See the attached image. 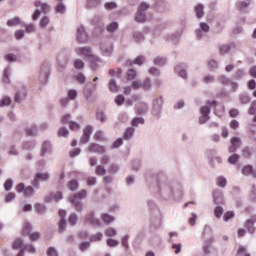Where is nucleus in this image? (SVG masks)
I'll return each instance as SVG.
<instances>
[{
	"instance_id": "obj_1",
	"label": "nucleus",
	"mask_w": 256,
	"mask_h": 256,
	"mask_svg": "<svg viewBox=\"0 0 256 256\" xmlns=\"http://www.w3.org/2000/svg\"><path fill=\"white\" fill-rule=\"evenodd\" d=\"M208 106H202V108L200 109L201 112V117H199V123H206L207 121H209L210 117V112H211V108L210 106H213L214 108H216L217 106V101L213 100V101H207Z\"/></svg>"
},
{
	"instance_id": "obj_2",
	"label": "nucleus",
	"mask_w": 256,
	"mask_h": 256,
	"mask_svg": "<svg viewBox=\"0 0 256 256\" xmlns=\"http://www.w3.org/2000/svg\"><path fill=\"white\" fill-rule=\"evenodd\" d=\"M87 194H88L87 190H81L80 192H77V194H74L70 198V202L74 205L77 211H81L83 209V205L81 201H82V198H86Z\"/></svg>"
},
{
	"instance_id": "obj_3",
	"label": "nucleus",
	"mask_w": 256,
	"mask_h": 256,
	"mask_svg": "<svg viewBox=\"0 0 256 256\" xmlns=\"http://www.w3.org/2000/svg\"><path fill=\"white\" fill-rule=\"evenodd\" d=\"M22 234L24 236H28V238L32 242L39 240V238H41L40 232H32V225L30 223H24V226L22 228Z\"/></svg>"
},
{
	"instance_id": "obj_4",
	"label": "nucleus",
	"mask_w": 256,
	"mask_h": 256,
	"mask_svg": "<svg viewBox=\"0 0 256 256\" xmlns=\"http://www.w3.org/2000/svg\"><path fill=\"white\" fill-rule=\"evenodd\" d=\"M147 9H149V4H146V2H142V4H140L139 9L136 13V17H135L136 22H145L146 20L145 11Z\"/></svg>"
},
{
	"instance_id": "obj_5",
	"label": "nucleus",
	"mask_w": 256,
	"mask_h": 256,
	"mask_svg": "<svg viewBox=\"0 0 256 256\" xmlns=\"http://www.w3.org/2000/svg\"><path fill=\"white\" fill-rule=\"evenodd\" d=\"M16 190L17 192H23L25 196H33L35 192L34 187H32L31 185L25 187V183H18V185H16Z\"/></svg>"
},
{
	"instance_id": "obj_6",
	"label": "nucleus",
	"mask_w": 256,
	"mask_h": 256,
	"mask_svg": "<svg viewBox=\"0 0 256 256\" xmlns=\"http://www.w3.org/2000/svg\"><path fill=\"white\" fill-rule=\"evenodd\" d=\"M88 34L85 31V26H78L77 28V41L80 44H85L86 42H88Z\"/></svg>"
},
{
	"instance_id": "obj_7",
	"label": "nucleus",
	"mask_w": 256,
	"mask_h": 256,
	"mask_svg": "<svg viewBox=\"0 0 256 256\" xmlns=\"http://www.w3.org/2000/svg\"><path fill=\"white\" fill-rule=\"evenodd\" d=\"M132 88L134 90H138L139 88H143L144 90H150L151 88V79L146 78L143 82H132Z\"/></svg>"
},
{
	"instance_id": "obj_8",
	"label": "nucleus",
	"mask_w": 256,
	"mask_h": 256,
	"mask_svg": "<svg viewBox=\"0 0 256 256\" xmlns=\"http://www.w3.org/2000/svg\"><path fill=\"white\" fill-rule=\"evenodd\" d=\"M48 178H50L48 172H38L33 181L34 187H38L40 181H48Z\"/></svg>"
},
{
	"instance_id": "obj_9",
	"label": "nucleus",
	"mask_w": 256,
	"mask_h": 256,
	"mask_svg": "<svg viewBox=\"0 0 256 256\" xmlns=\"http://www.w3.org/2000/svg\"><path fill=\"white\" fill-rule=\"evenodd\" d=\"M92 132H93L92 126H86L83 130V134L80 139V143H88V141H90Z\"/></svg>"
},
{
	"instance_id": "obj_10",
	"label": "nucleus",
	"mask_w": 256,
	"mask_h": 256,
	"mask_svg": "<svg viewBox=\"0 0 256 256\" xmlns=\"http://www.w3.org/2000/svg\"><path fill=\"white\" fill-rule=\"evenodd\" d=\"M76 53L82 57H92V51L89 46H81L76 48Z\"/></svg>"
},
{
	"instance_id": "obj_11",
	"label": "nucleus",
	"mask_w": 256,
	"mask_h": 256,
	"mask_svg": "<svg viewBox=\"0 0 256 256\" xmlns=\"http://www.w3.org/2000/svg\"><path fill=\"white\" fill-rule=\"evenodd\" d=\"M13 249H20L18 256H24V247H23V239L15 238L14 242H12Z\"/></svg>"
},
{
	"instance_id": "obj_12",
	"label": "nucleus",
	"mask_w": 256,
	"mask_h": 256,
	"mask_svg": "<svg viewBox=\"0 0 256 256\" xmlns=\"http://www.w3.org/2000/svg\"><path fill=\"white\" fill-rule=\"evenodd\" d=\"M66 209H60L59 211V216H60V220H59V231H64L67 222H66Z\"/></svg>"
},
{
	"instance_id": "obj_13",
	"label": "nucleus",
	"mask_w": 256,
	"mask_h": 256,
	"mask_svg": "<svg viewBox=\"0 0 256 256\" xmlns=\"http://www.w3.org/2000/svg\"><path fill=\"white\" fill-rule=\"evenodd\" d=\"M241 145V139L239 137H232L231 139V145L228 148L229 152H236L238 148H240Z\"/></svg>"
},
{
	"instance_id": "obj_14",
	"label": "nucleus",
	"mask_w": 256,
	"mask_h": 256,
	"mask_svg": "<svg viewBox=\"0 0 256 256\" xmlns=\"http://www.w3.org/2000/svg\"><path fill=\"white\" fill-rule=\"evenodd\" d=\"M89 152H98L100 154H103L105 152L104 146H99L98 143H91L88 147Z\"/></svg>"
},
{
	"instance_id": "obj_15",
	"label": "nucleus",
	"mask_w": 256,
	"mask_h": 256,
	"mask_svg": "<svg viewBox=\"0 0 256 256\" xmlns=\"http://www.w3.org/2000/svg\"><path fill=\"white\" fill-rule=\"evenodd\" d=\"M242 174L245 176H249V174H252V176L256 177V170H253V165H244V168L242 169Z\"/></svg>"
},
{
	"instance_id": "obj_16",
	"label": "nucleus",
	"mask_w": 256,
	"mask_h": 256,
	"mask_svg": "<svg viewBox=\"0 0 256 256\" xmlns=\"http://www.w3.org/2000/svg\"><path fill=\"white\" fill-rule=\"evenodd\" d=\"M101 50L105 55H111L112 51H113V46L112 44H108L106 42H103L101 44Z\"/></svg>"
},
{
	"instance_id": "obj_17",
	"label": "nucleus",
	"mask_w": 256,
	"mask_h": 256,
	"mask_svg": "<svg viewBox=\"0 0 256 256\" xmlns=\"http://www.w3.org/2000/svg\"><path fill=\"white\" fill-rule=\"evenodd\" d=\"M255 220L253 218H250L246 221L245 227L248 229L250 234L255 233V226H254Z\"/></svg>"
},
{
	"instance_id": "obj_18",
	"label": "nucleus",
	"mask_w": 256,
	"mask_h": 256,
	"mask_svg": "<svg viewBox=\"0 0 256 256\" xmlns=\"http://www.w3.org/2000/svg\"><path fill=\"white\" fill-rule=\"evenodd\" d=\"M137 75H138L137 70H135L134 68H129V70H127V73H126V78L128 80L134 79V81H138V79H136Z\"/></svg>"
},
{
	"instance_id": "obj_19",
	"label": "nucleus",
	"mask_w": 256,
	"mask_h": 256,
	"mask_svg": "<svg viewBox=\"0 0 256 256\" xmlns=\"http://www.w3.org/2000/svg\"><path fill=\"white\" fill-rule=\"evenodd\" d=\"M34 4L35 6H41L43 13H47L50 10L49 4H47L46 2L43 3L41 2V0H36Z\"/></svg>"
},
{
	"instance_id": "obj_20",
	"label": "nucleus",
	"mask_w": 256,
	"mask_h": 256,
	"mask_svg": "<svg viewBox=\"0 0 256 256\" xmlns=\"http://www.w3.org/2000/svg\"><path fill=\"white\" fill-rule=\"evenodd\" d=\"M101 218L103 220V223H106V225L113 223V221L115 220V216H111V214H102Z\"/></svg>"
},
{
	"instance_id": "obj_21",
	"label": "nucleus",
	"mask_w": 256,
	"mask_h": 256,
	"mask_svg": "<svg viewBox=\"0 0 256 256\" xmlns=\"http://www.w3.org/2000/svg\"><path fill=\"white\" fill-rule=\"evenodd\" d=\"M221 84H230L232 87V90H236L238 88V84L234 82H230V79L228 77H220Z\"/></svg>"
},
{
	"instance_id": "obj_22",
	"label": "nucleus",
	"mask_w": 256,
	"mask_h": 256,
	"mask_svg": "<svg viewBox=\"0 0 256 256\" xmlns=\"http://www.w3.org/2000/svg\"><path fill=\"white\" fill-rule=\"evenodd\" d=\"M197 17H203L204 15V6L203 4H197L194 9Z\"/></svg>"
},
{
	"instance_id": "obj_23",
	"label": "nucleus",
	"mask_w": 256,
	"mask_h": 256,
	"mask_svg": "<svg viewBox=\"0 0 256 256\" xmlns=\"http://www.w3.org/2000/svg\"><path fill=\"white\" fill-rule=\"evenodd\" d=\"M94 139L96 141H105V133L102 130H97L94 134Z\"/></svg>"
},
{
	"instance_id": "obj_24",
	"label": "nucleus",
	"mask_w": 256,
	"mask_h": 256,
	"mask_svg": "<svg viewBox=\"0 0 256 256\" xmlns=\"http://www.w3.org/2000/svg\"><path fill=\"white\" fill-rule=\"evenodd\" d=\"M147 110H148V106H147V104H145L144 101H142L141 104H139V106H137L138 115H143V113L147 112Z\"/></svg>"
},
{
	"instance_id": "obj_25",
	"label": "nucleus",
	"mask_w": 256,
	"mask_h": 256,
	"mask_svg": "<svg viewBox=\"0 0 256 256\" xmlns=\"http://www.w3.org/2000/svg\"><path fill=\"white\" fill-rule=\"evenodd\" d=\"M109 90L112 92H117L119 90V86L116 84L115 79H110Z\"/></svg>"
},
{
	"instance_id": "obj_26",
	"label": "nucleus",
	"mask_w": 256,
	"mask_h": 256,
	"mask_svg": "<svg viewBox=\"0 0 256 256\" xmlns=\"http://www.w3.org/2000/svg\"><path fill=\"white\" fill-rule=\"evenodd\" d=\"M217 185L219 187H226V185H227V178H225V176H218V178H217Z\"/></svg>"
},
{
	"instance_id": "obj_27",
	"label": "nucleus",
	"mask_w": 256,
	"mask_h": 256,
	"mask_svg": "<svg viewBox=\"0 0 256 256\" xmlns=\"http://www.w3.org/2000/svg\"><path fill=\"white\" fill-rule=\"evenodd\" d=\"M62 197V192H56V194H50V197L46 198V201H51L52 198H54V201H61Z\"/></svg>"
},
{
	"instance_id": "obj_28",
	"label": "nucleus",
	"mask_w": 256,
	"mask_h": 256,
	"mask_svg": "<svg viewBox=\"0 0 256 256\" xmlns=\"http://www.w3.org/2000/svg\"><path fill=\"white\" fill-rule=\"evenodd\" d=\"M167 59L165 57H155L154 64L157 66H164L166 64Z\"/></svg>"
},
{
	"instance_id": "obj_29",
	"label": "nucleus",
	"mask_w": 256,
	"mask_h": 256,
	"mask_svg": "<svg viewBox=\"0 0 256 256\" xmlns=\"http://www.w3.org/2000/svg\"><path fill=\"white\" fill-rule=\"evenodd\" d=\"M27 95L26 90H23L22 92L18 91L16 92V95L14 97L15 101H21L22 99H24Z\"/></svg>"
},
{
	"instance_id": "obj_30",
	"label": "nucleus",
	"mask_w": 256,
	"mask_h": 256,
	"mask_svg": "<svg viewBox=\"0 0 256 256\" xmlns=\"http://www.w3.org/2000/svg\"><path fill=\"white\" fill-rule=\"evenodd\" d=\"M230 49L231 46H229V44H223L222 46H220L219 51L221 55H225L226 53H229Z\"/></svg>"
},
{
	"instance_id": "obj_31",
	"label": "nucleus",
	"mask_w": 256,
	"mask_h": 256,
	"mask_svg": "<svg viewBox=\"0 0 256 256\" xmlns=\"http://www.w3.org/2000/svg\"><path fill=\"white\" fill-rule=\"evenodd\" d=\"M96 174H97L98 176H103L104 174H106V170H105V168H104V164H102V165H97V167H96Z\"/></svg>"
},
{
	"instance_id": "obj_32",
	"label": "nucleus",
	"mask_w": 256,
	"mask_h": 256,
	"mask_svg": "<svg viewBox=\"0 0 256 256\" xmlns=\"http://www.w3.org/2000/svg\"><path fill=\"white\" fill-rule=\"evenodd\" d=\"M134 132H135V128H127L126 132L124 133V138L131 139V137H133Z\"/></svg>"
},
{
	"instance_id": "obj_33",
	"label": "nucleus",
	"mask_w": 256,
	"mask_h": 256,
	"mask_svg": "<svg viewBox=\"0 0 256 256\" xmlns=\"http://www.w3.org/2000/svg\"><path fill=\"white\" fill-rule=\"evenodd\" d=\"M118 171L119 165H117L116 163H111V165H109L108 172H110L111 174H115Z\"/></svg>"
},
{
	"instance_id": "obj_34",
	"label": "nucleus",
	"mask_w": 256,
	"mask_h": 256,
	"mask_svg": "<svg viewBox=\"0 0 256 256\" xmlns=\"http://www.w3.org/2000/svg\"><path fill=\"white\" fill-rule=\"evenodd\" d=\"M47 256H59L57 249L55 247H48Z\"/></svg>"
},
{
	"instance_id": "obj_35",
	"label": "nucleus",
	"mask_w": 256,
	"mask_h": 256,
	"mask_svg": "<svg viewBox=\"0 0 256 256\" xmlns=\"http://www.w3.org/2000/svg\"><path fill=\"white\" fill-rule=\"evenodd\" d=\"M105 234L106 236H116L117 231L114 227H108L107 229H105Z\"/></svg>"
},
{
	"instance_id": "obj_36",
	"label": "nucleus",
	"mask_w": 256,
	"mask_h": 256,
	"mask_svg": "<svg viewBox=\"0 0 256 256\" xmlns=\"http://www.w3.org/2000/svg\"><path fill=\"white\" fill-rule=\"evenodd\" d=\"M69 128L70 130H80L81 126L80 123H77V121H70Z\"/></svg>"
},
{
	"instance_id": "obj_37",
	"label": "nucleus",
	"mask_w": 256,
	"mask_h": 256,
	"mask_svg": "<svg viewBox=\"0 0 256 256\" xmlns=\"http://www.w3.org/2000/svg\"><path fill=\"white\" fill-rule=\"evenodd\" d=\"M106 242L108 247H117V245H119L118 240H115L114 238H108Z\"/></svg>"
},
{
	"instance_id": "obj_38",
	"label": "nucleus",
	"mask_w": 256,
	"mask_h": 256,
	"mask_svg": "<svg viewBox=\"0 0 256 256\" xmlns=\"http://www.w3.org/2000/svg\"><path fill=\"white\" fill-rule=\"evenodd\" d=\"M251 154H252L251 148H248V147L243 148V150H242V156H244L245 159H250Z\"/></svg>"
},
{
	"instance_id": "obj_39",
	"label": "nucleus",
	"mask_w": 256,
	"mask_h": 256,
	"mask_svg": "<svg viewBox=\"0 0 256 256\" xmlns=\"http://www.w3.org/2000/svg\"><path fill=\"white\" fill-rule=\"evenodd\" d=\"M65 11H66V6L65 4H63V2H60L59 4H57L56 13H65Z\"/></svg>"
},
{
	"instance_id": "obj_40",
	"label": "nucleus",
	"mask_w": 256,
	"mask_h": 256,
	"mask_svg": "<svg viewBox=\"0 0 256 256\" xmlns=\"http://www.w3.org/2000/svg\"><path fill=\"white\" fill-rule=\"evenodd\" d=\"M239 159H240L239 154H231V156H229L228 162L235 164L237 163V161H239Z\"/></svg>"
},
{
	"instance_id": "obj_41",
	"label": "nucleus",
	"mask_w": 256,
	"mask_h": 256,
	"mask_svg": "<svg viewBox=\"0 0 256 256\" xmlns=\"http://www.w3.org/2000/svg\"><path fill=\"white\" fill-rule=\"evenodd\" d=\"M117 28H118V23L112 22L107 26V31H109L110 33H113L114 31H116Z\"/></svg>"
},
{
	"instance_id": "obj_42",
	"label": "nucleus",
	"mask_w": 256,
	"mask_h": 256,
	"mask_svg": "<svg viewBox=\"0 0 256 256\" xmlns=\"http://www.w3.org/2000/svg\"><path fill=\"white\" fill-rule=\"evenodd\" d=\"M59 137H68L70 134L69 130L67 128H60L58 131Z\"/></svg>"
},
{
	"instance_id": "obj_43",
	"label": "nucleus",
	"mask_w": 256,
	"mask_h": 256,
	"mask_svg": "<svg viewBox=\"0 0 256 256\" xmlns=\"http://www.w3.org/2000/svg\"><path fill=\"white\" fill-rule=\"evenodd\" d=\"M68 187L69 189H72V191H74V189H77L79 187V183L76 180L69 181Z\"/></svg>"
},
{
	"instance_id": "obj_44",
	"label": "nucleus",
	"mask_w": 256,
	"mask_h": 256,
	"mask_svg": "<svg viewBox=\"0 0 256 256\" xmlns=\"http://www.w3.org/2000/svg\"><path fill=\"white\" fill-rule=\"evenodd\" d=\"M230 128H232V130H237V128H239V121H237V119H232V121H230L229 123Z\"/></svg>"
},
{
	"instance_id": "obj_45",
	"label": "nucleus",
	"mask_w": 256,
	"mask_h": 256,
	"mask_svg": "<svg viewBox=\"0 0 256 256\" xmlns=\"http://www.w3.org/2000/svg\"><path fill=\"white\" fill-rule=\"evenodd\" d=\"M26 134H28V137H33L34 134H37L36 126H33V128H27Z\"/></svg>"
},
{
	"instance_id": "obj_46",
	"label": "nucleus",
	"mask_w": 256,
	"mask_h": 256,
	"mask_svg": "<svg viewBox=\"0 0 256 256\" xmlns=\"http://www.w3.org/2000/svg\"><path fill=\"white\" fill-rule=\"evenodd\" d=\"M214 214L217 218H221L222 214H223V207H215L214 209Z\"/></svg>"
},
{
	"instance_id": "obj_47",
	"label": "nucleus",
	"mask_w": 256,
	"mask_h": 256,
	"mask_svg": "<svg viewBox=\"0 0 256 256\" xmlns=\"http://www.w3.org/2000/svg\"><path fill=\"white\" fill-rule=\"evenodd\" d=\"M11 103V99L10 97H4L3 99H1L0 101V106L3 107V106H9Z\"/></svg>"
},
{
	"instance_id": "obj_48",
	"label": "nucleus",
	"mask_w": 256,
	"mask_h": 256,
	"mask_svg": "<svg viewBox=\"0 0 256 256\" xmlns=\"http://www.w3.org/2000/svg\"><path fill=\"white\" fill-rule=\"evenodd\" d=\"M77 221H78L77 214H70V216H69V223L71 225H76Z\"/></svg>"
},
{
	"instance_id": "obj_49",
	"label": "nucleus",
	"mask_w": 256,
	"mask_h": 256,
	"mask_svg": "<svg viewBox=\"0 0 256 256\" xmlns=\"http://www.w3.org/2000/svg\"><path fill=\"white\" fill-rule=\"evenodd\" d=\"M117 4L116 2H106L105 4V9H107L108 11H111L112 9H116Z\"/></svg>"
},
{
	"instance_id": "obj_50",
	"label": "nucleus",
	"mask_w": 256,
	"mask_h": 256,
	"mask_svg": "<svg viewBox=\"0 0 256 256\" xmlns=\"http://www.w3.org/2000/svg\"><path fill=\"white\" fill-rule=\"evenodd\" d=\"M35 209L38 211V214H44L46 207L45 205H41L40 203H37L35 205Z\"/></svg>"
},
{
	"instance_id": "obj_51",
	"label": "nucleus",
	"mask_w": 256,
	"mask_h": 256,
	"mask_svg": "<svg viewBox=\"0 0 256 256\" xmlns=\"http://www.w3.org/2000/svg\"><path fill=\"white\" fill-rule=\"evenodd\" d=\"M145 61V57L143 55H139L138 57H136V59H134V64H138L139 66H141Z\"/></svg>"
},
{
	"instance_id": "obj_52",
	"label": "nucleus",
	"mask_w": 256,
	"mask_h": 256,
	"mask_svg": "<svg viewBox=\"0 0 256 256\" xmlns=\"http://www.w3.org/2000/svg\"><path fill=\"white\" fill-rule=\"evenodd\" d=\"M249 115H256V101H253L249 110Z\"/></svg>"
},
{
	"instance_id": "obj_53",
	"label": "nucleus",
	"mask_w": 256,
	"mask_h": 256,
	"mask_svg": "<svg viewBox=\"0 0 256 256\" xmlns=\"http://www.w3.org/2000/svg\"><path fill=\"white\" fill-rule=\"evenodd\" d=\"M4 58L7 61H17V55H14L13 53H8L7 55L4 56Z\"/></svg>"
},
{
	"instance_id": "obj_54",
	"label": "nucleus",
	"mask_w": 256,
	"mask_h": 256,
	"mask_svg": "<svg viewBox=\"0 0 256 256\" xmlns=\"http://www.w3.org/2000/svg\"><path fill=\"white\" fill-rule=\"evenodd\" d=\"M115 101L118 106H122V103H124L125 101L124 95H117V97L115 98Z\"/></svg>"
},
{
	"instance_id": "obj_55",
	"label": "nucleus",
	"mask_w": 256,
	"mask_h": 256,
	"mask_svg": "<svg viewBox=\"0 0 256 256\" xmlns=\"http://www.w3.org/2000/svg\"><path fill=\"white\" fill-rule=\"evenodd\" d=\"M4 187L5 189H7V191H9V189H12L13 181L11 180V178H7V181H5L4 183Z\"/></svg>"
},
{
	"instance_id": "obj_56",
	"label": "nucleus",
	"mask_w": 256,
	"mask_h": 256,
	"mask_svg": "<svg viewBox=\"0 0 256 256\" xmlns=\"http://www.w3.org/2000/svg\"><path fill=\"white\" fill-rule=\"evenodd\" d=\"M238 256H251V255L247 254L246 247H239Z\"/></svg>"
},
{
	"instance_id": "obj_57",
	"label": "nucleus",
	"mask_w": 256,
	"mask_h": 256,
	"mask_svg": "<svg viewBox=\"0 0 256 256\" xmlns=\"http://www.w3.org/2000/svg\"><path fill=\"white\" fill-rule=\"evenodd\" d=\"M235 212H225L223 219L228 221L231 220V218H234Z\"/></svg>"
},
{
	"instance_id": "obj_58",
	"label": "nucleus",
	"mask_w": 256,
	"mask_h": 256,
	"mask_svg": "<svg viewBox=\"0 0 256 256\" xmlns=\"http://www.w3.org/2000/svg\"><path fill=\"white\" fill-rule=\"evenodd\" d=\"M8 26H16L17 24H20L19 18H13L12 20L7 21Z\"/></svg>"
},
{
	"instance_id": "obj_59",
	"label": "nucleus",
	"mask_w": 256,
	"mask_h": 256,
	"mask_svg": "<svg viewBox=\"0 0 256 256\" xmlns=\"http://www.w3.org/2000/svg\"><path fill=\"white\" fill-rule=\"evenodd\" d=\"M68 97H69V99H76L77 90H74V89L68 90Z\"/></svg>"
},
{
	"instance_id": "obj_60",
	"label": "nucleus",
	"mask_w": 256,
	"mask_h": 256,
	"mask_svg": "<svg viewBox=\"0 0 256 256\" xmlns=\"http://www.w3.org/2000/svg\"><path fill=\"white\" fill-rule=\"evenodd\" d=\"M74 66L75 68H84L85 64L82 59H76Z\"/></svg>"
},
{
	"instance_id": "obj_61",
	"label": "nucleus",
	"mask_w": 256,
	"mask_h": 256,
	"mask_svg": "<svg viewBox=\"0 0 256 256\" xmlns=\"http://www.w3.org/2000/svg\"><path fill=\"white\" fill-rule=\"evenodd\" d=\"M139 123H144V119L142 117H135L132 119V125H139Z\"/></svg>"
},
{
	"instance_id": "obj_62",
	"label": "nucleus",
	"mask_w": 256,
	"mask_h": 256,
	"mask_svg": "<svg viewBox=\"0 0 256 256\" xmlns=\"http://www.w3.org/2000/svg\"><path fill=\"white\" fill-rule=\"evenodd\" d=\"M96 181V176H88L87 185H95Z\"/></svg>"
},
{
	"instance_id": "obj_63",
	"label": "nucleus",
	"mask_w": 256,
	"mask_h": 256,
	"mask_svg": "<svg viewBox=\"0 0 256 256\" xmlns=\"http://www.w3.org/2000/svg\"><path fill=\"white\" fill-rule=\"evenodd\" d=\"M49 22H50L49 18H47V16H44V18L40 20V26L45 27L49 24Z\"/></svg>"
},
{
	"instance_id": "obj_64",
	"label": "nucleus",
	"mask_w": 256,
	"mask_h": 256,
	"mask_svg": "<svg viewBox=\"0 0 256 256\" xmlns=\"http://www.w3.org/2000/svg\"><path fill=\"white\" fill-rule=\"evenodd\" d=\"M240 101H241V103H249L251 101V99L248 95H241Z\"/></svg>"
}]
</instances>
